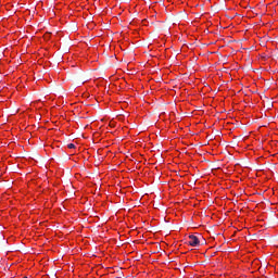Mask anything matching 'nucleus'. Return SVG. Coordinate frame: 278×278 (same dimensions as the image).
Wrapping results in <instances>:
<instances>
[{"instance_id":"nucleus-1","label":"nucleus","mask_w":278,"mask_h":278,"mask_svg":"<svg viewBox=\"0 0 278 278\" xmlns=\"http://www.w3.org/2000/svg\"><path fill=\"white\" fill-rule=\"evenodd\" d=\"M199 244H201V241H199V237H197L194 235H190L188 245L189 247H199Z\"/></svg>"},{"instance_id":"nucleus-2","label":"nucleus","mask_w":278,"mask_h":278,"mask_svg":"<svg viewBox=\"0 0 278 278\" xmlns=\"http://www.w3.org/2000/svg\"><path fill=\"white\" fill-rule=\"evenodd\" d=\"M67 148H68V149H75V144H74V143H68V144H67Z\"/></svg>"}]
</instances>
